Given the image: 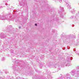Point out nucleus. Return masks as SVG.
<instances>
[{
    "mask_svg": "<svg viewBox=\"0 0 79 79\" xmlns=\"http://www.w3.org/2000/svg\"><path fill=\"white\" fill-rule=\"evenodd\" d=\"M19 29H21V27H19Z\"/></svg>",
    "mask_w": 79,
    "mask_h": 79,
    "instance_id": "nucleus-13",
    "label": "nucleus"
},
{
    "mask_svg": "<svg viewBox=\"0 0 79 79\" xmlns=\"http://www.w3.org/2000/svg\"><path fill=\"white\" fill-rule=\"evenodd\" d=\"M5 60V58H3L2 59V61H3V60Z\"/></svg>",
    "mask_w": 79,
    "mask_h": 79,
    "instance_id": "nucleus-9",
    "label": "nucleus"
},
{
    "mask_svg": "<svg viewBox=\"0 0 79 79\" xmlns=\"http://www.w3.org/2000/svg\"><path fill=\"white\" fill-rule=\"evenodd\" d=\"M3 8L1 6L0 7V9H1V8Z\"/></svg>",
    "mask_w": 79,
    "mask_h": 79,
    "instance_id": "nucleus-14",
    "label": "nucleus"
},
{
    "mask_svg": "<svg viewBox=\"0 0 79 79\" xmlns=\"http://www.w3.org/2000/svg\"><path fill=\"white\" fill-rule=\"evenodd\" d=\"M64 10V9L63 8L60 7V10L58 11V13H60V12L63 11Z\"/></svg>",
    "mask_w": 79,
    "mask_h": 79,
    "instance_id": "nucleus-2",
    "label": "nucleus"
},
{
    "mask_svg": "<svg viewBox=\"0 0 79 79\" xmlns=\"http://www.w3.org/2000/svg\"><path fill=\"white\" fill-rule=\"evenodd\" d=\"M60 17H61V18H63V15H60Z\"/></svg>",
    "mask_w": 79,
    "mask_h": 79,
    "instance_id": "nucleus-8",
    "label": "nucleus"
},
{
    "mask_svg": "<svg viewBox=\"0 0 79 79\" xmlns=\"http://www.w3.org/2000/svg\"><path fill=\"white\" fill-rule=\"evenodd\" d=\"M35 26H37V23H35Z\"/></svg>",
    "mask_w": 79,
    "mask_h": 79,
    "instance_id": "nucleus-11",
    "label": "nucleus"
},
{
    "mask_svg": "<svg viewBox=\"0 0 79 79\" xmlns=\"http://www.w3.org/2000/svg\"><path fill=\"white\" fill-rule=\"evenodd\" d=\"M0 35H1L2 37H3V38H5V37H6V35L5 34H1Z\"/></svg>",
    "mask_w": 79,
    "mask_h": 79,
    "instance_id": "nucleus-5",
    "label": "nucleus"
},
{
    "mask_svg": "<svg viewBox=\"0 0 79 79\" xmlns=\"http://www.w3.org/2000/svg\"><path fill=\"white\" fill-rule=\"evenodd\" d=\"M75 72H76V70H73L71 72V74L73 76H74L75 75Z\"/></svg>",
    "mask_w": 79,
    "mask_h": 79,
    "instance_id": "nucleus-3",
    "label": "nucleus"
},
{
    "mask_svg": "<svg viewBox=\"0 0 79 79\" xmlns=\"http://www.w3.org/2000/svg\"><path fill=\"white\" fill-rule=\"evenodd\" d=\"M72 58H73V57H71Z\"/></svg>",
    "mask_w": 79,
    "mask_h": 79,
    "instance_id": "nucleus-21",
    "label": "nucleus"
},
{
    "mask_svg": "<svg viewBox=\"0 0 79 79\" xmlns=\"http://www.w3.org/2000/svg\"><path fill=\"white\" fill-rule=\"evenodd\" d=\"M62 2V0H60L59 1V2Z\"/></svg>",
    "mask_w": 79,
    "mask_h": 79,
    "instance_id": "nucleus-12",
    "label": "nucleus"
},
{
    "mask_svg": "<svg viewBox=\"0 0 79 79\" xmlns=\"http://www.w3.org/2000/svg\"><path fill=\"white\" fill-rule=\"evenodd\" d=\"M8 18H7V17L6 16H4V17H2V20H5V19H6L7 20H9L10 19V16L9 15H8Z\"/></svg>",
    "mask_w": 79,
    "mask_h": 79,
    "instance_id": "nucleus-1",
    "label": "nucleus"
},
{
    "mask_svg": "<svg viewBox=\"0 0 79 79\" xmlns=\"http://www.w3.org/2000/svg\"><path fill=\"white\" fill-rule=\"evenodd\" d=\"M78 74H79V72L77 71L76 72V73L75 74V77H79V76L78 75Z\"/></svg>",
    "mask_w": 79,
    "mask_h": 79,
    "instance_id": "nucleus-4",
    "label": "nucleus"
},
{
    "mask_svg": "<svg viewBox=\"0 0 79 79\" xmlns=\"http://www.w3.org/2000/svg\"><path fill=\"white\" fill-rule=\"evenodd\" d=\"M49 77H51V76H50Z\"/></svg>",
    "mask_w": 79,
    "mask_h": 79,
    "instance_id": "nucleus-22",
    "label": "nucleus"
},
{
    "mask_svg": "<svg viewBox=\"0 0 79 79\" xmlns=\"http://www.w3.org/2000/svg\"><path fill=\"white\" fill-rule=\"evenodd\" d=\"M69 60H71V58H69Z\"/></svg>",
    "mask_w": 79,
    "mask_h": 79,
    "instance_id": "nucleus-17",
    "label": "nucleus"
},
{
    "mask_svg": "<svg viewBox=\"0 0 79 79\" xmlns=\"http://www.w3.org/2000/svg\"><path fill=\"white\" fill-rule=\"evenodd\" d=\"M66 5H67V7L68 9H71V6L69 5L68 4H67Z\"/></svg>",
    "mask_w": 79,
    "mask_h": 79,
    "instance_id": "nucleus-6",
    "label": "nucleus"
},
{
    "mask_svg": "<svg viewBox=\"0 0 79 79\" xmlns=\"http://www.w3.org/2000/svg\"><path fill=\"white\" fill-rule=\"evenodd\" d=\"M40 66H41V67H42V66H43V65L42 64H40Z\"/></svg>",
    "mask_w": 79,
    "mask_h": 79,
    "instance_id": "nucleus-7",
    "label": "nucleus"
},
{
    "mask_svg": "<svg viewBox=\"0 0 79 79\" xmlns=\"http://www.w3.org/2000/svg\"><path fill=\"white\" fill-rule=\"evenodd\" d=\"M74 25H72V27H74Z\"/></svg>",
    "mask_w": 79,
    "mask_h": 79,
    "instance_id": "nucleus-15",
    "label": "nucleus"
},
{
    "mask_svg": "<svg viewBox=\"0 0 79 79\" xmlns=\"http://www.w3.org/2000/svg\"><path fill=\"white\" fill-rule=\"evenodd\" d=\"M70 19H73V16H72V17H71L70 18Z\"/></svg>",
    "mask_w": 79,
    "mask_h": 79,
    "instance_id": "nucleus-10",
    "label": "nucleus"
},
{
    "mask_svg": "<svg viewBox=\"0 0 79 79\" xmlns=\"http://www.w3.org/2000/svg\"><path fill=\"white\" fill-rule=\"evenodd\" d=\"M78 68H79V67H78Z\"/></svg>",
    "mask_w": 79,
    "mask_h": 79,
    "instance_id": "nucleus-20",
    "label": "nucleus"
},
{
    "mask_svg": "<svg viewBox=\"0 0 79 79\" xmlns=\"http://www.w3.org/2000/svg\"><path fill=\"white\" fill-rule=\"evenodd\" d=\"M6 5H7V4H6Z\"/></svg>",
    "mask_w": 79,
    "mask_h": 79,
    "instance_id": "nucleus-18",
    "label": "nucleus"
},
{
    "mask_svg": "<svg viewBox=\"0 0 79 79\" xmlns=\"http://www.w3.org/2000/svg\"><path fill=\"white\" fill-rule=\"evenodd\" d=\"M56 1H58V0H55V1H56Z\"/></svg>",
    "mask_w": 79,
    "mask_h": 79,
    "instance_id": "nucleus-19",
    "label": "nucleus"
},
{
    "mask_svg": "<svg viewBox=\"0 0 79 79\" xmlns=\"http://www.w3.org/2000/svg\"><path fill=\"white\" fill-rule=\"evenodd\" d=\"M5 73L6 74H7V73H6V72H5Z\"/></svg>",
    "mask_w": 79,
    "mask_h": 79,
    "instance_id": "nucleus-16",
    "label": "nucleus"
},
{
    "mask_svg": "<svg viewBox=\"0 0 79 79\" xmlns=\"http://www.w3.org/2000/svg\"><path fill=\"white\" fill-rule=\"evenodd\" d=\"M78 55H79V53L78 54Z\"/></svg>",
    "mask_w": 79,
    "mask_h": 79,
    "instance_id": "nucleus-23",
    "label": "nucleus"
}]
</instances>
